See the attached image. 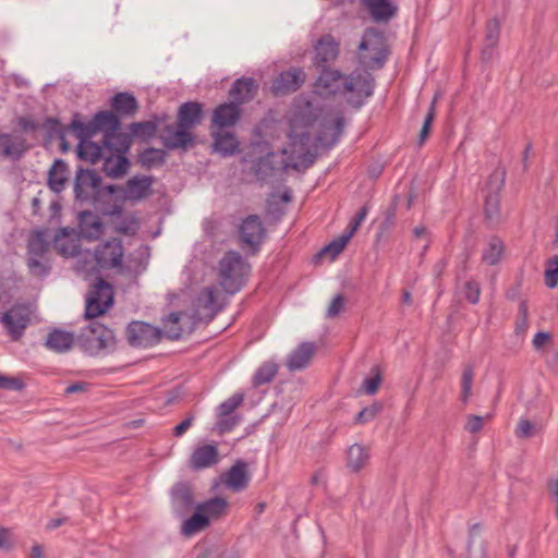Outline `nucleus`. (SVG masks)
Wrapping results in <instances>:
<instances>
[{"label":"nucleus","instance_id":"nucleus-48","mask_svg":"<svg viewBox=\"0 0 558 558\" xmlns=\"http://www.w3.org/2000/svg\"><path fill=\"white\" fill-rule=\"evenodd\" d=\"M241 142H213L211 153H218L221 157H230L240 153Z\"/></svg>","mask_w":558,"mask_h":558},{"label":"nucleus","instance_id":"nucleus-13","mask_svg":"<svg viewBox=\"0 0 558 558\" xmlns=\"http://www.w3.org/2000/svg\"><path fill=\"white\" fill-rule=\"evenodd\" d=\"M0 322L7 329L10 338L16 341L22 337L24 330L31 323L29 310L23 304H14L2 314Z\"/></svg>","mask_w":558,"mask_h":558},{"label":"nucleus","instance_id":"nucleus-20","mask_svg":"<svg viewBox=\"0 0 558 558\" xmlns=\"http://www.w3.org/2000/svg\"><path fill=\"white\" fill-rule=\"evenodd\" d=\"M80 235L88 241H95L104 232V225L100 218L90 210H83L78 215Z\"/></svg>","mask_w":558,"mask_h":558},{"label":"nucleus","instance_id":"nucleus-19","mask_svg":"<svg viewBox=\"0 0 558 558\" xmlns=\"http://www.w3.org/2000/svg\"><path fill=\"white\" fill-rule=\"evenodd\" d=\"M219 451L216 445L206 444L194 449L189 460L192 470H203L216 465L219 462Z\"/></svg>","mask_w":558,"mask_h":558},{"label":"nucleus","instance_id":"nucleus-24","mask_svg":"<svg viewBox=\"0 0 558 558\" xmlns=\"http://www.w3.org/2000/svg\"><path fill=\"white\" fill-rule=\"evenodd\" d=\"M110 144L114 142H77V156L90 163H97L108 154Z\"/></svg>","mask_w":558,"mask_h":558},{"label":"nucleus","instance_id":"nucleus-17","mask_svg":"<svg viewBox=\"0 0 558 558\" xmlns=\"http://www.w3.org/2000/svg\"><path fill=\"white\" fill-rule=\"evenodd\" d=\"M201 113L202 106L197 102H186L180 107L178 114V128L173 132L178 137L177 140H187L186 130L199 121Z\"/></svg>","mask_w":558,"mask_h":558},{"label":"nucleus","instance_id":"nucleus-1","mask_svg":"<svg viewBox=\"0 0 558 558\" xmlns=\"http://www.w3.org/2000/svg\"><path fill=\"white\" fill-rule=\"evenodd\" d=\"M337 142H289L280 151H269L258 158L253 166L256 179L268 183L292 169L305 171L316 160L319 153L330 150Z\"/></svg>","mask_w":558,"mask_h":558},{"label":"nucleus","instance_id":"nucleus-46","mask_svg":"<svg viewBox=\"0 0 558 558\" xmlns=\"http://www.w3.org/2000/svg\"><path fill=\"white\" fill-rule=\"evenodd\" d=\"M27 267L29 272L36 277H45L50 271L46 257H27Z\"/></svg>","mask_w":558,"mask_h":558},{"label":"nucleus","instance_id":"nucleus-38","mask_svg":"<svg viewBox=\"0 0 558 558\" xmlns=\"http://www.w3.org/2000/svg\"><path fill=\"white\" fill-rule=\"evenodd\" d=\"M485 220L490 226L498 225L501 220L500 195L498 193H486L484 204Z\"/></svg>","mask_w":558,"mask_h":558},{"label":"nucleus","instance_id":"nucleus-56","mask_svg":"<svg viewBox=\"0 0 558 558\" xmlns=\"http://www.w3.org/2000/svg\"><path fill=\"white\" fill-rule=\"evenodd\" d=\"M25 387L22 379L0 374V389L20 391Z\"/></svg>","mask_w":558,"mask_h":558},{"label":"nucleus","instance_id":"nucleus-16","mask_svg":"<svg viewBox=\"0 0 558 558\" xmlns=\"http://www.w3.org/2000/svg\"><path fill=\"white\" fill-rule=\"evenodd\" d=\"M154 181L151 175H134L126 181L123 187L120 186L118 192H122L125 199L137 202L151 194Z\"/></svg>","mask_w":558,"mask_h":558},{"label":"nucleus","instance_id":"nucleus-6","mask_svg":"<svg viewBox=\"0 0 558 558\" xmlns=\"http://www.w3.org/2000/svg\"><path fill=\"white\" fill-rule=\"evenodd\" d=\"M248 265L240 253L228 251L219 262V278L223 290L234 294L245 284Z\"/></svg>","mask_w":558,"mask_h":558},{"label":"nucleus","instance_id":"nucleus-52","mask_svg":"<svg viewBox=\"0 0 558 558\" xmlns=\"http://www.w3.org/2000/svg\"><path fill=\"white\" fill-rule=\"evenodd\" d=\"M529 328L527 320V304L526 301H521L519 305V313L515 319L514 332L518 336L524 335Z\"/></svg>","mask_w":558,"mask_h":558},{"label":"nucleus","instance_id":"nucleus-37","mask_svg":"<svg viewBox=\"0 0 558 558\" xmlns=\"http://www.w3.org/2000/svg\"><path fill=\"white\" fill-rule=\"evenodd\" d=\"M49 251V243L45 238V232L35 230L27 243V257H46Z\"/></svg>","mask_w":558,"mask_h":558},{"label":"nucleus","instance_id":"nucleus-51","mask_svg":"<svg viewBox=\"0 0 558 558\" xmlns=\"http://www.w3.org/2000/svg\"><path fill=\"white\" fill-rule=\"evenodd\" d=\"M345 245V240L339 236L331 241L328 245L323 247L317 254V257H322L323 255H329L330 259L333 260L343 251Z\"/></svg>","mask_w":558,"mask_h":558},{"label":"nucleus","instance_id":"nucleus-44","mask_svg":"<svg viewBox=\"0 0 558 558\" xmlns=\"http://www.w3.org/2000/svg\"><path fill=\"white\" fill-rule=\"evenodd\" d=\"M506 179V170L505 168L498 167L496 168L488 177L486 182L487 193H500L504 189Z\"/></svg>","mask_w":558,"mask_h":558},{"label":"nucleus","instance_id":"nucleus-15","mask_svg":"<svg viewBox=\"0 0 558 558\" xmlns=\"http://www.w3.org/2000/svg\"><path fill=\"white\" fill-rule=\"evenodd\" d=\"M124 255L122 241L111 239L100 245L95 251V259L99 267L111 269L121 265Z\"/></svg>","mask_w":558,"mask_h":558},{"label":"nucleus","instance_id":"nucleus-18","mask_svg":"<svg viewBox=\"0 0 558 558\" xmlns=\"http://www.w3.org/2000/svg\"><path fill=\"white\" fill-rule=\"evenodd\" d=\"M305 81L301 69H290L275 78L271 89L275 95H284L296 90Z\"/></svg>","mask_w":558,"mask_h":558},{"label":"nucleus","instance_id":"nucleus-36","mask_svg":"<svg viewBox=\"0 0 558 558\" xmlns=\"http://www.w3.org/2000/svg\"><path fill=\"white\" fill-rule=\"evenodd\" d=\"M369 460L368 449L364 446L354 444L348 450V468L353 472H360Z\"/></svg>","mask_w":558,"mask_h":558},{"label":"nucleus","instance_id":"nucleus-28","mask_svg":"<svg viewBox=\"0 0 558 558\" xmlns=\"http://www.w3.org/2000/svg\"><path fill=\"white\" fill-rule=\"evenodd\" d=\"M74 342L75 338L72 332L53 329L48 333L45 345L56 353H64L73 347Z\"/></svg>","mask_w":558,"mask_h":558},{"label":"nucleus","instance_id":"nucleus-49","mask_svg":"<svg viewBox=\"0 0 558 558\" xmlns=\"http://www.w3.org/2000/svg\"><path fill=\"white\" fill-rule=\"evenodd\" d=\"M383 410L380 402H374L369 407L362 409L355 416L356 424H365L374 420Z\"/></svg>","mask_w":558,"mask_h":558},{"label":"nucleus","instance_id":"nucleus-10","mask_svg":"<svg viewBox=\"0 0 558 558\" xmlns=\"http://www.w3.org/2000/svg\"><path fill=\"white\" fill-rule=\"evenodd\" d=\"M133 142H114L110 144L108 154L102 157V171L112 179L123 177L129 168L130 160L125 156Z\"/></svg>","mask_w":558,"mask_h":558},{"label":"nucleus","instance_id":"nucleus-57","mask_svg":"<svg viewBox=\"0 0 558 558\" xmlns=\"http://www.w3.org/2000/svg\"><path fill=\"white\" fill-rule=\"evenodd\" d=\"M489 418H490V415L480 416V415L470 414L466 417V424H465L464 428H465V430H468L471 434H476L483 428L484 422Z\"/></svg>","mask_w":558,"mask_h":558},{"label":"nucleus","instance_id":"nucleus-9","mask_svg":"<svg viewBox=\"0 0 558 558\" xmlns=\"http://www.w3.org/2000/svg\"><path fill=\"white\" fill-rule=\"evenodd\" d=\"M113 304L112 286L98 278L86 295L85 317L93 319L104 315Z\"/></svg>","mask_w":558,"mask_h":558},{"label":"nucleus","instance_id":"nucleus-64","mask_svg":"<svg viewBox=\"0 0 558 558\" xmlns=\"http://www.w3.org/2000/svg\"><path fill=\"white\" fill-rule=\"evenodd\" d=\"M12 547L10 529L0 526V550H10Z\"/></svg>","mask_w":558,"mask_h":558},{"label":"nucleus","instance_id":"nucleus-39","mask_svg":"<svg viewBox=\"0 0 558 558\" xmlns=\"http://www.w3.org/2000/svg\"><path fill=\"white\" fill-rule=\"evenodd\" d=\"M228 502L222 497H213L204 502L196 505V510L202 511L205 515L210 518H219L227 509Z\"/></svg>","mask_w":558,"mask_h":558},{"label":"nucleus","instance_id":"nucleus-29","mask_svg":"<svg viewBox=\"0 0 558 558\" xmlns=\"http://www.w3.org/2000/svg\"><path fill=\"white\" fill-rule=\"evenodd\" d=\"M240 117L239 106L230 102L217 107L213 114V124L217 128L232 126Z\"/></svg>","mask_w":558,"mask_h":558},{"label":"nucleus","instance_id":"nucleus-11","mask_svg":"<svg viewBox=\"0 0 558 558\" xmlns=\"http://www.w3.org/2000/svg\"><path fill=\"white\" fill-rule=\"evenodd\" d=\"M165 148L148 147L143 151L138 153L136 157V163L145 170L153 168H160L166 163L167 153L170 150L181 149L186 151L193 148L196 142H162Z\"/></svg>","mask_w":558,"mask_h":558},{"label":"nucleus","instance_id":"nucleus-4","mask_svg":"<svg viewBox=\"0 0 558 558\" xmlns=\"http://www.w3.org/2000/svg\"><path fill=\"white\" fill-rule=\"evenodd\" d=\"M69 128L78 140H88L99 133L104 140L113 138L121 129L119 117L112 111H99L92 120L85 121L80 114H75Z\"/></svg>","mask_w":558,"mask_h":558},{"label":"nucleus","instance_id":"nucleus-14","mask_svg":"<svg viewBox=\"0 0 558 558\" xmlns=\"http://www.w3.org/2000/svg\"><path fill=\"white\" fill-rule=\"evenodd\" d=\"M170 505L173 513L180 518L185 517L195 507L194 489L189 482H178L170 489Z\"/></svg>","mask_w":558,"mask_h":558},{"label":"nucleus","instance_id":"nucleus-43","mask_svg":"<svg viewBox=\"0 0 558 558\" xmlns=\"http://www.w3.org/2000/svg\"><path fill=\"white\" fill-rule=\"evenodd\" d=\"M545 266V284L547 288L554 289L558 286V255L548 258Z\"/></svg>","mask_w":558,"mask_h":558},{"label":"nucleus","instance_id":"nucleus-53","mask_svg":"<svg viewBox=\"0 0 558 558\" xmlns=\"http://www.w3.org/2000/svg\"><path fill=\"white\" fill-rule=\"evenodd\" d=\"M312 122H313V119H312V107H311L310 102H306L305 108L303 109V111L300 112L299 114H296L292 119L291 128H292V130L294 132L296 128H299V126H307V125L312 124Z\"/></svg>","mask_w":558,"mask_h":558},{"label":"nucleus","instance_id":"nucleus-47","mask_svg":"<svg viewBox=\"0 0 558 558\" xmlns=\"http://www.w3.org/2000/svg\"><path fill=\"white\" fill-rule=\"evenodd\" d=\"M474 371L472 365H466L461 377V401L468 403L471 396Z\"/></svg>","mask_w":558,"mask_h":558},{"label":"nucleus","instance_id":"nucleus-26","mask_svg":"<svg viewBox=\"0 0 558 558\" xmlns=\"http://www.w3.org/2000/svg\"><path fill=\"white\" fill-rule=\"evenodd\" d=\"M219 310L217 290L214 287L204 288L197 298V312L201 318L211 320Z\"/></svg>","mask_w":558,"mask_h":558},{"label":"nucleus","instance_id":"nucleus-55","mask_svg":"<svg viewBox=\"0 0 558 558\" xmlns=\"http://www.w3.org/2000/svg\"><path fill=\"white\" fill-rule=\"evenodd\" d=\"M500 34V23L497 19H492L486 25V40L487 45L493 47L497 44Z\"/></svg>","mask_w":558,"mask_h":558},{"label":"nucleus","instance_id":"nucleus-32","mask_svg":"<svg viewBox=\"0 0 558 558\" xmlns=\"http://www.w3.org/2000/svg\"><path fill=\"white\" fill-rule=\"evenodd\" d=\"M112 112H114L118 117L125 116L131 117L135 114L138 109V104L135 97L129 93H118L116 94L110 101Z\"/></svg>","mask_w":558,"mask_h":558},{"label":"nucleus","instance_id":"nucleus-60","mask_svg":"<svg viewBox=\"0 0 558 558\" xmlns=\"http://www.w3.org/2000/svg\"><path fill=\"white\" fill-rule=\"evenodd\" d=\"M481 288L476 281L470 280L465 282V299L472 303L476 304L480 300Z\"/></svg>","mask_w":558,"mask_h":558},{"label":"nucleus","instance_id":"nucleus-12","mask_svg":"<svg viewBox=\"0 0 558 558\" xmlns=\"http://www.w3.org/2000/svg\"><path fill=\"white\" fill-rule=\"evenodd\" d=\"M266 238V229L258 215H250L243 219L239 227L241 246L248 247L252 254H256Z\"/></svg>","mask_w":558,"mask_h":558},{"label":"nucleus","instance_id":"nucleus-42","mask_svg":"<svg viewBox=\"0 0 558 558\" xmlns=\"http://www.w3.org/2000/svg\"><path fill=\"white\" fill-rule=\"evenodd\" d=\"M504 242L499 238H493L488 247L484 250L482 259L487 265H496L504 253Z\"/></svg>","mask_w":558,"mask_h":558},{"label":"nucleus","instance_id":"nucleus-35","mask_svg":"<svg viewBox=\"0 0 558 558\" xmlns=\"http://www.w3.org/2000/svg\"><path fill=\"white\" fill-rule=\"evenodd\" d=\"M366 7L375 21H388L396 13L390 0H366Z\"/></svg>","mask_w":558,"mask_h":558},{"label":"nucleus","instance_id":"nucleus-54","mask_svg":"<svg viewBox=\"0 0 558 558\" xmlns=\"http://www.w3.org/2000/svg\"><path fill=\"white\" fill-rule=\"evenodd\" d=\"M43 128L49 133L50 140L53 137L58 140H64V128L60 124L57 119L49 118L47 119Z\"/></svg>","mask_w":558,"mask_h":558},{"label":"nucleus","instance_id":"nucleus-22","mask_svg":"<svg viewBox=\"0 0 558 558\" xmlns=\"http://www.w3.org/2000/svg\"><path fill=\"white\" fill-rule=\"evenodd\" d=\"M318 123L326 140H337L343 135L345 119L339 111L325 112Z\"/></svg>","mask_w":558,"mask_h":558},{"label":"nucleus","instance_id":"nucleus-34","mask_svg":"<svg viewBox=\"0 0 558 558\" xmlns=\"http://www.w3.org/2000/svg\"><path fill=\"white\" fill-rule=\"evenodd\" d=\"M257 84L252 78L238 80L230 89V96L233 100L242 104L248 101L256 93Z\"/></svg>","mask_w":558,"mask_h":558},{"label":"nucleus","instance_id":"nucleus-45","mask_svg":"<svg viewBox=\"0 0 558 558\" xmlns=\"http://www.w3.org/2000/svg\"><path fill=\"white\" fill-rule=\"evenodd\" d=\"M243 400V393H234L229 399L220 403V405L217 408V415L219 417L229 416L242 404Z\"/></svg>","mask_w":558,"mask_h":558},{"label":"nucleus","instance_id":"nucleus-25","mask_svg":"<svg viewBox=\"0 0 558 558\" xmlns=\"http://www.w3.org/2000/svg\"><path fill=\"white\" fill-rule=\"evenodd\" d=\"M315 350L316 348L313 342H302L290 353L287 360V367L291 372L305 368L313 359Z\"/></svg>","mask_w":558,"mask_h":558},{"label":"nucleus","instance_id":"nucleus-3","mask_svg":"<svg viewBox=\"0 0 558 558\" xmlns=\"http://www.w3.org/2000/svg\"><path fill=\"white\" fill-rule=\"evenodd\" d=\"M189 317L183 312H172L163 319V330L148 323L134 320L126 327V340L135 348H148L160 342L165 335L170 340H178L182 337L183 329L180 322Z\"/></svg>","mask_w":558,"mask_h":558},{"label":"nucleus","instance_id":"nucleus-62","mask_svg":"<svg viewBox=\"0 0 558 558\" xmlns=\"http://www.w3.org/2000/svg\"><path fill=\"white\" fill-rule=\"evenodd\" d=\"M435 100L432 102L420 132V140H425L429 134V128L435 119Z\"/></svg>","mask_w":558,"mask_h":558},{"label":"nucleus","instance_id":"nucleus-7","mask_svg":"<svg viewBox=\"0 0 558 558\" xmlns=\"http://www.w3.org/2000/svg\"><path fill=\"white\" fill-rule=\"evenodd\" d=\"M387 43L384 34L374 28L367 29L359 45L360 63L369 70L379 69L387 59Z\"/></svg>","mask_w":558,"mask_h":558},{"label":"nucleus","instance_id":"nucleus-59","mask_svg":"<svg viewBox=\"0 0 558 558\" xmlns=\"http://www.w3.org/2000/svg\"><path fill=\"white\" fill-rule=\"evenodd\" d=\"M344 301H345V299H344V296L342 294L336 295L331 300V302H330V304H329V306L327 308L326 316L328 318L337 317L342 312V310L344 307Z\"/></svg>","mask_w":558,"mask_h":558},{"label":"nucleus","instance_id":"nucleus-8","mask_svg":"<svg viewBox=\"0 0 558 558\" xmlns=\"http://www.w3.org/2000/svg\"><path fill=\"white\" fill-rule=\"evenodd\" d=\"M77 345L89 355H97L106 349L113 348L116 336L113 330L98 322H92L82 328L77 338Z\"/></svg>","mask_w":558,"mask_h":558},{"label":"nucleus","instance_id":"nucleus-23","mask_svg":"<svg viewBox=\"0 0 558 558\" xmlns=\"http://www.w3.org/2000/svg\"><path fill=\"white\" fill-rule=\"evenodd\" d=\"M339 54V44L330 35H324L315 46V64L324 66L325 63L335 61Z\"/></svg>","mask_w":558,"mask_h":558},{"label":"nucleus","instance_id":"nucleus-5","mask_svg":"<svg viewBox=\"0 0 558 558\" xmlns=\"http://www.w3.org/2000/svg\"><path fill=\"white\" fill-rule=\"evenodd\" d=\"M119 185H102L101 177L90 169L78 166L74 179V196L81 204H95L106 195L118 193Z\"/></svg>","mask_w":558,"mask_h":558},{"label":"nucleus","instance_id":"nucleus-58","mask_svg":"<svg viewBox=\"0 0 558 558\" xmlns=\"http://www.w3.org/2000/svg\"><path fill=\"white\" fill-rule=\"evenodd\" d=\"M373 371H376V374L373 377H367L362 383V389L364 392L368 396H372L376 393L378 390V387L381 383V376L377 368H373Z\"/></svg>","mask_w":558,"mask_h":558},{"label":"nucleus","instance_id":"nucleus-2","mask_svg":"<svg viewBox=\"0 0 558 558\" xmlns=\"http://www.w3.org/2000/svg\"><path fill=\"white\" fill-rule=\"evenodd\" d=\"M374 80L368 72H354L343 77L338 71L324 70L315 83V93L329 96L341 93L353 107L360 108L373 94Z\"/></svg>","mask_w":558,"mask_h":558},{"label":"nucleus","instance_id":"nucleus-41","mask_svg":"<svg viewBox=\"0 0 558 558\" xmlns=\"http://www.w3.org/2000/svg\"><path fill=\"white\" fill-rule=\"evenodd\" d=\"M29 147L24 145V142H0V155L15 161L21 159Z\"/></svg>","mask_w":558,"mask_h":558},{"label":"nucleus","instance_id":"nucleus-33","mask_svg":"<svg viewBox=\"0 0 558 558\" xmlns=\"http://www.w3.org/2000/svg\"><path fill=\"white\" fill-rule=\"evenodd\" d=\"M194 509H196V507ZM209 524L208 515H205V513L199 510H195L189 519L183 521L181 534L185 537H191L207 529Z\"/></svg>","mask_w":558,"mask_h":558},{"label":"nucleus","instance_id":"nucleus-61","mask_svg":"<svg viewBox=\"0 0 558 558\" xmlns=\"http://www.w3.org/2000/svg\"><path fill=\"white\" fill-rule=\"evenodd\" d=\"M534 425L529 420H520L515 434L519 438H530L534 435Z\"/></svg>","mask_w":558,"mask_h":558},{"label":"nucleus","instance_id":"nucleus-50","mask_svg":"<svg viewBox=\"0 0 558 558\" xmlns=\"http://www.w3.org/2000/svg\"><path fill=\"white\" fill-rule=\"evenodd\" d=\"M140 228L138 221L135 217H121L119 221L116 222V231L126 235H133L137 232Z\"/></svg>","mask_w":558,"mask_h":558},{"label":"nucleus","instance_id":"nucleus-27","mask_svg":"<svg viewBox=\"0 0 558 558\" xmlns=\"http://www.w3.org/2000/svg\"><path fill=\"white\" fill-rule=\"evenodd\" d=\"M167 117L154 118L151 121L133 123L130 126L131 136L136 140H149L153 137L158 129L166 128L169 125L166 123Z\"/></svg>","mask_w":558,"mask_h":558},{"label":"nucleus","instance_id":"nucleus-40","mask_svg":"<svg viewBox=\"0 0 558 558\" xmlns=\"http://www.w3.org/2000/svg\"><path fill=\"white\" fill-rule=\"evenodd\" d=\"M278 373V365L274 362L263 363L254 374L253 386L258 387L270 383Z\"/></svg>","mask_w":558,"mask_h":558},{"label":"nucleus","instance_id":"nucleus-21","mask_svg":"<svg viewBox=\"0 0 558 558\" xmlns=\"http://www.w3.org/2000/svg\"><path fill=\"white\" fill-rule=\"evenodd\" d=\"M248 482L250 474L247 463L243 460H238L223 475V483L233 492L244 490Z\"/></svg>","mask_w":558,"mask_h":558},{"label":"nucleus","instance_id":"nucleus-31","mask_svg":"<svg viewBox=\"0 0 558 558\" xmlns=\"http://www.w3.org/2000/svg\"><path fill=\"white\" fill-rule=\"evenodd\" d=\"M481 526L478 523L473 524L469 531V542L465 554L461 558H485L486 547L485 542L480 535Z\"/></svg>","mask_w":558,"mask_h":558},{"label":"nucleus","instance_id":"nucleus-30","mask_svg":"<svg viewBox=\"0 0 558 558\" xmlns=\"http://www.w3.org/2000/svg\"><path fill=\"white\" fill-rule=\"evenodd\" d=\"M69 167L62 159L54 160L48 172V186L54 193L65 189Z\"/></svg>","mask_w":558,"mask_h":558},{"label":"nucleus","instance_id":"nucleus-63","mask_svg":"<svg viewBox=\"0 0 558 558\" xmlns=\"http://www.w3.org/2000/svg\"><path fill=\"white\" fill-rule=\"evenodd\" d=\"M194 418V415L190 413L180 424L173 428V435L175 437H181L184 435L186 430L192 426Z\"/></svg>","mask_w":558,"mask_h":558}]
</instances>
